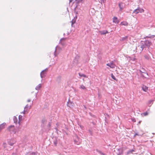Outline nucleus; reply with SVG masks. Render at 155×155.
Here are the masks:
<instances>
[{
	"instance_id": "1",
	"label": "nucleus",
	"mask_w": 155,
	"mask_h": 155,
	"mask_svg": "<svg viewBox=\"0 0 155 155\" xmlns=\"http://www.w3.org/2000/svg\"><path fill=\"white\" fill-rule=\"evenodd\" d=\"M82 0H69V3L71 2L74 1V2L76 1V7L75 8H79L81 5V2Z\"/></svg>"
},
{
	"instance_id": "2",
	"label": "nucleus",
	"mask_w": 155,
	"mask_h": 155,
	"mask_svg": "<svg viewBox=\"0 0 155 155\" xmlns=\"http://www.w3.org/2000/svg\"><path fill=\"white\" fill-rule=\"evenodd\" d=\"M7 130L12 134H15L16 132V130L15 129V126L14 125L9 126L7 129Z\"/></svg>"
},
{
	"instance_id": "3",
	"label": "nucleus",
	"mask_w": 155,
	"mask_h": 155,
	"mask_svg": "<svg viewBox=\"0 0 155 155\" xmlns=\"http://www.w3.org/2000/svg\"><path fill=\"white\" fill-rule=\"evenodd\" d=\"M144 10L142 8H141L140 7L136 9H135L134 11L133 12V14H135L136 15L139 13H142L143 12Z\"/></svg>"
},
{
	"instance_id": "4",
	"label": "nucleus",
	"mask_w": 155,
	"mask_h": 155,
	"mask_svg": "<svg viewBox=\"0 0 155 155\" xmlns=\"http://www.w3.org/2000/svg\"><path fill=\"white\" fill-rule=\"evenodd\" d=\"M147 40H145L144 41H143L145 44V45L147 46V47L149 48L150 45L152 44V43L151 41L150 40H148L147 39H146Z\"/></svg>"
},
{
	"instance_id": "5",
	"label": "nucleus",
	"mask_w": 155,
	"mask_h": 155,
	"mask_svg": "<svg viewBox=\"0 0 155 155\" xmlns=\"http://www.w3.org/2000/svg\"><path fill=\"white\" fill-rule=\"evenodd\" d=\"M67 105L70 107H72L74 106V104L73 102L70 101L69 99L67 103Z\"/></svg>"
},
{
	"instance_id": "6",
	"label": "nucleus",
	"mask_w": 155,
	"mask_h": 155,
	"mask_svg": "<svg viewBox=\"0 0 155 155\" xmlns=\"http://www.w3.org/2000/svg\"><path fill=\"white\" fill-rule=\"evenodd\" d=\"M119 7L120 8V11H121L124 8V4L122 2H120L118 4Z\"/></svg>"
},
{
	"instance_id": "7",
	"label": "nucleus",
	"mask_w": 155,
	"mask_h": 155,
	"mask_svg": "<svg viewBox=\"0 0 155 155\" xmlns=\"http://www.w3.org/2000/svg\"><path fill=\"white\" fill-rule=\"evenodd\" d=\"M144 42L143 41H141L140 43V48H141V51H142L144 48H146L147 46L145 45Z\"/></svg>"
},
{
	"instance_id": "8",
	"label": "nucleus",
	"mask_w": 155,
	"mask_h": 155,
	"mask_svg": "<svg viewBox=\"0 0 155 155\" xmlns=\"http://www.w3.org/2000/svg\"><path fill=\"white\" fill-rule=\"evenodd\" d=\"M117 155H121L123 153V150L121 148H119L117 150V152H116Z\"/></svg>"
},
{
	"instance_id": "9",
	"label": "nucleus",
	"mask_w": 155,
	"mask_h": 155,
	"mask_svg": "<svg viewBox=\"0 0 155 155\" xmlns=\"http://www.w3.org/2000/svg\"><path fill=\"white\" fill-rule=\"evenodd\" d=\"M113 21L114 23L118 24L119 22V21L116 17H114L113 18Z\"/></svg>"
},
{
	"instance_id": "10",
	"label": "nucleus",
	"mask_w": 155,
	"mask_h": 155,
	"mask_svg": "<svg viewBox=\"0 0 155 155\" xmlns=\"http://www.w3.org/2000/svg\"><path fill=\"white\" fill-rule=\"evenodd\" d=\"M155 37V35H151L150 34H149L148 36H146L144 38L145 39H148V38H153Z\"/></svg>"
},
{
	"instance_id": "11",
	"label": "nucleus",
	"mask_w": 155,
	"mask_h": 155,
	"mask_svg": "<svg viewBox=\"0 0 155 155\" xmlns=\"http://www.w3.org/2000/svg\"><path fill=\"white\" fill-rule=\"evenodd\" d=\"M53 142L54 145L55 146H56L58 142V138L56 137H55L53 139Z\"/></svg>"
},
{
	"instance_id": "12",
	"label": "nucleus",
	"mask_w": 155,
	"mask_h": 155,
	"mask_svg": "<svg viewBox=\"0 0 155 155\" xmlns=\"http://www.w3.org/2000/svg\"><path fill=\"white\" fill-rule=\"evenodd\" d=\"M107 65L110 67V68H114V65L113 61L110 63L107 64Z\"/></svg>"
},
{
	"instance_id": "13",
	"label": "nucleus",
	"mask_w": 155,
	"mask_h": 155,
	"mask_svg": "<svg viewBox=\"0 0 155 155\" xmlns=\"http://www.w3.org/2000/svg\"><path fill=\"white\" fill-rule=\"evenodd\" d=\"M101 35H104L108 33V32L107 30H103L100 31Z\"/></svg>"
},
{
	"instance_id": "14",
	"label": "nucleus",
	"mask_w": 155,
	"mask_h": 155,
	"mask_svg": "<svg viewBox=\"0 0 155 155\" xmlns=\"http://www.w3.org/2000/svg\"><path fill=\"white\" fill-rule=\"evenodd\" d=\"M5 124L6 123H3L0 125V130L5 128Z\"/></svg>"
},
{
	"instance_id": "15",
	"label": "nucleus",
	"mask_w": 155,
	"mask_h": 155,
	"mask_svg": "<svg viewBox=\"0 0 155 155\" xmlns=\"http://www.w3.org/2000/svg\"><path fill=\"white\" fill-rule=\"evenodd\" d=\"M142 89L144 91L147 92L148 89V87L145 85H143L142 87Z\"/></svg>"
},
{
	"instance_id": "16",
	"label": "nucleus",
	"mask_w": 155,
	"mask_h": 155,
	"mask_svg": "<svg viewBox=\"0 0 155 155\" xmlns=\"http://www.w3.org/2000/svg\"><path fill=\"white\" fill-rule=\"evenodd\" d=\"M61 76H58L57 78V81L58 83L61 82Z\"/></svg>"
},
{
	"instance_id": "17",
	"label": "nucleus",
	"mask_w": 155,
	"mask_h": 155,
	"mask_svg": "<svg viewBox=\"0 0 155 155\" xmlns=\"http://www.w3.org/2000/svg\"><path fill=\"white\" fill-rule=\"evenodd\" d=\"M31 106H28V104L26 105L24 108V111H27V108L29 107V108L30 109L31 108Z\"/></svg>"
},
{
	"instance_id": "18",
	"label": "nucleus",
	"mask_w": 155,
	"mask_h": 155,
	"mask_svg": "<svg viewBox=\"0 0 155 155\" xmlns=\"http://www.w3.org/2000/svg\"><path fill=\"white\" fill-rule=\"evenodd\" d=\"M41 87V84H39L35 87V89L37 90H38Z\"/></svg>"
},
{
	"instance_id": "19",
	"label": "nucleus",
	"mask_w": 155,
	"mask_h": 155,
	"mask_svg": "<svg viewBox=\"0 0 155 155\" xmlns=\"http://www.w3.org/2000/svg\"><path fill=\"white\" fill-rule=\"evenodd\" d=\"M13 121L15 123L17 124L18 122V119L17 117L15 116L13 117Z\"/></svg>"
},
{
	"instance_id": "20",
	"label": "nucleus",
	"mask_w": 155,
	"mask_h": 155,
	"mask_svg": "<svg viewBox=\"0 0 155 155\" xmlns=\"http://www.w3.org/2000/svg\"><path fill=\"white\" fill-rule=\"evenodd\" d=\"M48 68H46L45 69V70H43V71H42L41 73H40V76H41V77H42V73L43 72H47V71H48Z\"/></svg>"
},
{
	"instance_id": "21",
	"label": "nucleus",
	"mask_w": 155,
	"mask_h": 155,
	"mask_svg": "<svg viewBox=\"0 0 155 155\" xmlns=\"http://www.w3.org/2000/svg\"><path fill=\"white\" fill-rule=\"evenodd\" d=\"M48 68H46L45 69V70H43V71H42L41 73H40V76H41V77H42V73L43 72H47V71H48Z\"/></svg>"
},
{
	"instance_id": "22",
	"label": "nucleus",
	"mask_w": 155,
	"mask_h": 155,
	"mask_svg": "<svg viewBox=\"0 0 155 155\" xmlns=\"http://www.w3.org/2000/svg\"><path fill=\"white\" fill-rule=\"evenodd\" d=\"M22 116L21 115H19L18 116L19 121H18V124L19 125H20V121L22 120Z\"/></svg>"
},
{
	"instance_id": "23",
	"label": "nucleus",
	"mask_w": 155,
	"mask_h": 155,
	"mask_svg": "<svg viewBox=\"0 0 155 155\" xmlns=\"http://www.w3.org/2000/svg\"><path fill=\"white\" fill-rule=\"evenodd\" d=\"M120 25H121L126 26L128 25V23L126 22L123 21L121 22Z\"/></svg>"
},
{
	"instance_id": "24",
	"label": "nucleus",
	"mask_w": 155,
	"mask_h": 155,
	"mask_svg": "<svg viewBox=\"0 0 155 155\" xmlns=\"http://www.w3.org/2000/svg\"><path fill=\"white\" fill-rule=\"evenodd\" d=\"M76 19H75V18H74V19H73L71 21V26L73 27V25L76 22Z\"/></svg>"
},
{
	"instance_id": "25",
	"label": "nucleus",
	"mask_w": 155,
	"mask_h": 155,
	"mask_svg": "<svg viewBox=\"0 0 155 155\" xmlns=\"http://www.w3.org/2000/svg\"><path fill=\"white\" fill-rule=\"evenodd\" d=\"M79 75L81 77H84V78H86L87 77V76L85 74H81V73H79Z\"/></svg>"
},
{
	"instance_id": "26",
	"label": "nucleus",
	"mask_w": 155,
	"mask_h": 155,
	"mask_svg": "<svg viewBox=\"0 0 155 155\" xmlns=\"http://www.w3.org/2000/svg\"><path fill=\"white\" fill-rule=\"evenodd\" d=\"M128 37L127 36H125V37L122 38L120 40L122 41H125L127 39Z\"/></svg>"
},
{
	"instance_id": "27",
	"label": "nucleus",
	"mask_w": 155,
	"mask_h": 155,
	"mask_svg": "<svg viewBox=\"0 0 155 155\" xmlns=\"http://www.w3.org/2000/svg\"><path fill=\"white\" fill-rule=\"evenodd\" d=\"M144 57L147 60H149L150 58V56L147 54L145 55L144 56Z\"/></svg>"
},
{
	"instance_id": "28",
	"label": "nucleus",
	"mask_w": 155,
	"mask_h": 155,
	"mask_svg": "<svg viewBox=\"0 0 155 155\" xmlns=\"http://www.w3.org/2000/svg\"><path fill=\"white\" fill-rule=\"evenodd\" d=\"M12 140H10L9 141H8V144L11 146H13L14 143L11 142V141Z\"/></svg>"
},
{
	"instance_id": "29",
	"label": "nucleus",
	"mask_w": 155,
	"mask_h": 155,
	"mask_svg": "<svg viewBox=\"0 0 155 155\" xmlns=\"http://www.w3.org/2000/svg\"><path fill=\"white\" fill-rule=\"evenodd\" d=\"M111 77L112 79L114 80H115L116 81H117V79L115 77L114 75L113 74H111Z\"/></svg>"
},
{
	"instance_id": "30",
	"label": "nucleus",
	"mask_w": 155,
	"mask_h": 155,
	"mask_svg": "<svg viewBox=\"0 0 155 155\" xmlns=\"http://www.w3.org/2000/svg\"><path fill=\"white\" fill-rule=\"evenodd\" d=\"M80 88L81 89H82L84 90L86 89V87L83 85H81L80 87Z\"/></svg>"
},
{
	"instance_id": "31",
	"label": "nucleus",
	"mask_w": 155,
	"mask_h": 155,
	"mask_svg": "<svg viewBox=\"0 0 155 155\" xmlns=\"http://www.w3.org/2000/svg\"><path fill=\"white\" fill-rule=\"evenodd\" d=\"M18 155V151L17 150V149H16V151L15 152H13L12 153V155Z\"/></svg>"
},
{
	"instance_id": "32",
	"label": "nucleus",
	"mask_w": 155,
	"mask_h": 155,
	"mask_svg": "<svg viewBox=\"0 0 155 155\" xmlns=\"http://www.w3.org/2000/svg\"><path fill=\"white\" fill-rule=\"evenodd\" d=\"M66 39V38H61L60 41L59 43L62 44V45H63V44L61 42V41L63 40H65Z\"/></svg>"
},
{
	"instance_id": "33",
	"label": "nucleus",
	"mask_w": 155,
	"mask_h": 155,
	"mask_svg": "<svg viewBox=\"0 0 155 155\" xmlns=\"http://www.w3.org/2000/svg\"><path fill=\"white\" fill-rule=\"evenodd\" d=\"M46 72H43L42 74V77H41V78H43L45 76V74H46Z\"/></svg>"
},
{
	"instance_id": "34",
	"label": "nucleus",
	"mask_w": 155,
	"mask_h": 155,
	"mask_svg": "<svg viewBox=\"0 0 155 155\" xmlns=\"http://www.w3.org/2000/svg\"><path fill=\"white\" fill-rule=\"evenodd\" d=\"M132 153L130 150H128L127 153V155L129 154L130 153Z\"/></svg>"
},
{
	"instance_id": "35",
	"label": "nucleus",
	"mask_w": 155,
	"mask_h": 155,
	"mask_svg": "<svg viewBox=\"0 0 155 155\" xmlns=\"http://www.w3.org/2000/svg\"><path fill=\"white\" fill-rule=\"evenodd\" d=\"M148 114V113L147 112H145L143 113V114L145 116L147 115Z\"/></svg>"
},
{
	"instance_id": "36",
	"label": "nucleus",
	"mask_w": 155,
	"mask_h": 155,
	"mask_svg": "<svg viewBox=\"0 0 155 155\" xmlns=\"http://www.w3.org/2000/svg\"><path fill=\"white\" fill-rule=\"evenodd\" d=\"M74 142L76 144H79V143L78 142V141H77V140H74Z\"/></svg>"
},
{
	"instance_id": "37",
	"label": "nucleus",
	"mask_w": 155,
	"mask_h": 155,
	"mask_svg": "<svg viewBox=\"0 0 155 155\" xmlns=\"http://www.w3.org/2000/svg\"><path fill=\"white\" fill-rule=\"evenodd\" d=\"M101 2V3H105L106 2V0H100Z\"/></svg>"
},
{
	"instance_id": "38",
	"label": "nucleus",
	"mask_w": 155,
	"mask_h": 155,
	"mask_svg": "<svg viewBox=\"0 0 155 155\" xmlns=\"http://www.w3.org/2000/svg\"><path fill=\"white\" fill-rule=\"evenodd\" d=\"M25 155H31V152H27L26 153V154Z\"/></svg>"
},
{
	"instance_id": "39",
	"label": "nucleus",
	"mask_w": 155,
	"mask_h": 155,
	"mask_svg": "<svg viewBox=\"0 0 155 155\" xmlns=\"http://www.w3.org/2000/svg\"><path fill=\"white\" fill-rule=\"evenodd\" d=\"M36 155L37 154V153L35 152H32L31 153V155Z\"/></svg>"
},
{
	"instance_id": "40",
	"label": "nucleus",
	"mask_w": 155,
	"mask_h": 155,
	"mask_svg": "<svg viewBox=\"0 0 155 155\" xmlns=\"http://www.w3.org/2000/svg\"><path fill=\"white\" fill-rule=\"evenodd\" d=\"M153 100H150L149 101V102H148L149 104H151L152 103H153Z\"/></svg>"
},
{
	"instance_id": "41",
	"label": "nucleus",
	"mask_w": 155,
	"mask_h": 155,
	"mask_svg": "<svg viewBox=\"0 0 155 155\" xmlns=\"http://www.w3.org/2000/svg\"><path fill=\"white\" fill-rule=\"evenodd\" d=\"M56 49H57V47H56V48H55V52H54V55H55V56H56L57 55L56 54Z\"/></svg>"
},
{
	"instance_id": "42",
	"label": "nucleus",
	"mask_w": 155,
	"mask_h": 155,
	"mask_svg": "<svg viewBox=\"0 0 155 155\" xmlns=\"http://www.w3.org/2000/svg\"><path fill=\"white\" fill-rule=\"evenodd\" d=\"M89 133H90L91 135H92V131L91 130H89Z\"/></svg>"
},
{
	"instance_id": "43",
	"label": "nucleus",
	"mask_w": 155,
	"mask_h": 155,
	"mask_svg": "<svg viewBox=\"0 0 155 155\" xmlns=\"http://www.w3.org/2000/svg\"><path fill=\"white\" fill-rule=\"evenodd\" d=\"M51 122H49L48 124V126L49 127H50V126H51Z\"/></svg>"
},
{
	"instance_id": "44",
	"label": "nucleus",
	"mask_w": 155,
	"mask_h": 155,
	"mask_svg": "<svg viewBox=\"0 0 155 155\" xmlns=\"http://www.w3.org/2000/svg\"><path fill=\"white\" fill-rule=\"evenodd\" d=\"M131 150V151L132 152V153L133 152L135 151V149H133L132 150Z\"/></svg>"
},
{
	"instance_id": "45",
	"label": "nucleus",
	"mask_w": 155,
	"mask_h": 155,
	"mask_svg": "<svg viewBox=\"0 0 155 155\" xmlns=\"http://www.w3.org/2000/svg\"><path fill=\"white\" fill-rule=\"evenodd\" d=\"M55 129L56 130V132L58 133V129L57 127H56L55 128Z\"/></svg>"
},
{
	"instance_id": "46",
	"label": "nucleus",
	"mask_w": 155,
	"mask_h": 155,
	"mask_svg": "<svg viewBox=\"0 0 155 155\" xmlns=\"http://www.w3.org/2000/svg\"><path fill=\"white\" fill-rule=\"evenodd\" d=\"M136 135H139L137 133H136L135 134L134 137H135Z\"/></svg>"
},
{
	"instance_id": "47",
	"label": "nucleus",
	"mask_w": 155,
	"mask_h": 155,
	"mask_svg": "<svg viewBox=\"0 0 155 155\" xmlns=\"http://www.w3.org/2000/svg\"><path fill=\"white\" fill-rule=\"evenodd\" d=\"M101 155H106V154H105L104 153H103L102 152H101Z\"/></svg>"
},
{
	"instance_id": "48",
	"label": "nucleus",
	"mask_w": 155,
	"mask_h": 155,
	"mask_svg": "<svg viewBox=\"0 0 155 155\" xmlns=\"http://www.w3.org/2000/svg\"><path fill=\"white\" fill-rule=\"evenodd\" d=\"M139 71L140 73H145L144 72L142 71L141 70H139Z\"/></svg>"
},
{
	"instance_id": "49",
	"label": "nucleus",
	"mask_w": 155,
	"mask_h": 155,
	"mask_svg": "<svg viewBox=\"0 0 155 155\" xmlns=\"http://www.w3.org/2000/svg\"><path fill=\"white\" fill-rule=\"evenodd\" d=\"M31 100L30 99H28V100H27V102H30L31 101Z\"/></svg>"
},
{
	"instance_id": "50",
	"label": "nucleus",
	"mask_w": 155,
	"mask_h": 155,
	"mask_svg": "<svg viewBox=\"0 0 155 155\" xmlns=\"http://www.w3.org/2000/svg\"><path fill=\"white\" fill-rule=\"evenodd\" d=\"M101 151H98V152L101 154Z\"/></svg>"
},
{
	"instance_id": "51",
	"label": "nucleus",
	"mask_w": 155,
	"mask_h": 155,
	"mask_svg": "<svg viewBox=\"0 0 155 155\" xmlns=\"http://www.w3.org/2000/svg\"><path fill=\"white\" fill-rule=\"evenodd\" d=\"M25 112L26 111H24V110L23 112V113L24 114H25Z\"/></svg>"
},
{
	"instance_id": "52",
	"label": "nucleus",
	"mask_w": 155,
	"mask_h": 155,
	"mask_svg": "<svg viewBox=\"0 0 155 155\" xmlns=\"http://www.w3.org/2000/svg\"><path fill=\"white\" fill-rule=\"evenodd\" d=\"M74 18H75V19H76V20L77 19V16H75Z\"/></svg>"
},
{
	"instance_id": "53",
	"label": "nucleus",
	"mask_w": 155,
	"mask_h": 155,
	"mask_svg": "<svg viewBox=\"0 0 155 155\" xmlns=\"http://www.w3.org/2000/svg\"><path fill=\"white\" fill-rule=\"evenodd\" d=\"M3 144L4 145H6V143H3Z\"/></svg>"
},
{
	"instance_id": "54",
	"label": "nucleus",
	"mask_w": 155,
	"mask_h": 155,
	"mask_svg": "<svg viewBox=\"0 0 155 155\" xmlns=\"http://www.w3.org/2000/svg\"><path fill=\"white\" fill-rule=\"evenodd\" d=\"M106 117H105V121H106Z\"/></svg>"
},
{
	"instance_id": "55",
	"label": "nucleus",
	"mask_w": 155,
	"mask_h": 155,
	"mask_svg": "<svg viewBox=\"0 0 155 155\" xmlns=\"http://www.w3.org/2000/svg\"><path fill=\"white\" fill-rule=\"evenodd\" d=\"M140 122H141V121H139V124H140Z\"/></svg>"
},
{
	"instance_id": "56",
	"label": "nucleus",
	"mask_w": 155,
	"mask_h": 155,
	"mask_svg": "<svg viewBox=\"0 0 155 155\" xmlns=\"http://www.w3.org/2000/svg\"><path fill=\"white\" fill-rule=\"evenodd\" d=\"M133 121H134V122H135L136 121V120H133Z\"/></svg>"
},
{
	"instance_id": "57",
	"label": "nucleus",
	"mask_w": 155,
	"mask_h": 155,
	"mask_svg": "<svg viewBox=\"0 0 155 155\" xmlns=\"http://www.w3.org/2000/svg\"><path fill=\"white\" fill-rule=\"evenodd\" d=\"M57 125H58V124L57 123L56 124Z\"/></svg>"
},
{
	"instance_id": "58",
	"label": "nucleus",
	"mask_w": 155,
	"mask_h": 155,
	"mask_svg": "<svg viewBox=\"0 0 155 155\" xmlns=\"http://www.w3.org/2000/svg\"><path fill=\"white\" fill-rule=\"evenodd\" d=\"M107 116L109 117V115L108 114H107Z\"/></svg>"
},
{
	"instance_id": "59",
	"label": "nucleus",
	"mask_w": 155,
	"mask_h": 155,
	"mask_svg": "<svg viewBox=\"0 0 155 155\" xmlns=\"http://www.w3.org/2000/svg\"><path fill=\"white\" fill-rule=\"evenodd\" d=\"M4 147L5 148V146H4Z\"/></svg>"
},
{
	"instance_id": "60",
	"label": "nucleus",
	"mask_w": 155,
	"mask_h": 155,
	"mask_svg": "<svg viewBox=\"0 0 155 155\" xmlns=\"http://www.w3.org/2000/svg\"><path fill=\"white\" fill-rule=\"evenodd\" d=\"M65 34L64 33V35Z\"/></svg>"
}]
</instances>
